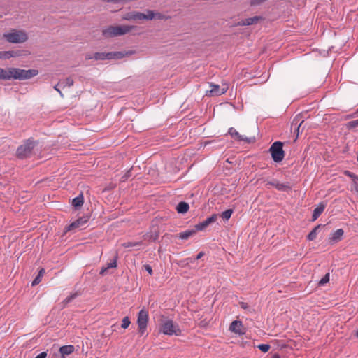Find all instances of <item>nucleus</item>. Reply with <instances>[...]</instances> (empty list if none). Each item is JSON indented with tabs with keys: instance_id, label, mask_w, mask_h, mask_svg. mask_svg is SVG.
Segmentation results:
<instances>
[{
	"instance_id": "f257e3e1",
	"label": "nucleus",
	"mask_w": 358,
	"mask_h": 358,
	"mask_svg": "<svg viewBox=\"0 0 358 358\" xmlns=\"http://www.w3.org/2000/svg\"><path fill=\"white\" fill-rule=\"evenodd\" d=\"M38 73L36 69L24 70L17 68L6 69L5 80L11 78L18 80H26L33 78Z\"/></svg>"
},
{
	"instance_id": "f03ea898",
	"label": "nucleus",
	"mask_w": 358,
	"mask_h": 358,
	"mask_svg": "<svg viewBox=\"0 0 358 358\" xmlns=\"http://www.w3.org/2000/svg\"><path fill=\"white\" fill-rule=\"evenodd\" d=\"M159 330L165 335H181V330L177 324L166 316L161 315L159 319Z\"/></svg>"
},
{
	"instance_id": "7ed1b4c3",
	"label": "nucleus",
	"mask_w": 358,
	"mask_h": 358,
	"mask_svg": "<svg viewBox=\"0 0 358 358\" xmlns=\"http://www.w3.org/2000/svg\"><path fill=\"white\" fill-rule=\"evenodd\" d=\"M134 27L128 25L110 26L102 31L106 38H112L124 35L131 31Z\"/></svg>"
},
{
	"instance_id": "20e7f679",
	"label": "nucleus",
	"mask_w": 358,
	"mask_h": 358,
	"mask_svg": "<svg viewBox=\"0 0 358 358\" xmlns=\"http://www.w3.org/2000/svg\"><path fill=\"white\" fill-rule=\"evenodd\" d=\"M282 148L283 143L280 141L273 143L270 147L269 152L275 162L279 163L283 160L285 157V152Z\"/></svg>"
},
{
	"instance_id": "39448f33",
	"label": "nucleus",
	"mask_w": 358,
	"mask_h": 358,
	"mask_svg": "<svg viewBox=\"0 0 358 358\" xmlns=\"http://www.w3.org/2000/svg\"><path fill=\"white\" fill-rule=\"evenodd\" d=\"M34 146V141L30 139L27 140L17 149V157L19 159H25L30 157Z\"/></svg>"
},
{
	"instance_id": "423d86ee",
	"label": "nucleus",
	"mask_w": 358,
	"mask_h": 358,
	"mask_svg": "<svg viewBox=\"0 0 358 358\" xmlns=\"http://www.w3.org/2000/svg\"><path fill=\"white\" fill-rule=\"evenodd\" d=\"M148 322V310L143 308L139 311L137 317L138 331L141 336H143L146 331Z\"/></svg>"
},
{
	"instance_id": "0eeeda50",
	"label": "nucleus",
	"mask_w": 358,
	"mask_h": 358,
	"mask_svg": "<svg viewBox=\"0 0 358 358\" xmlns=\"http://www.w3.org/2000/svg\"><path fill=\"white\" fill-rule=\"evenodd\" d=\"M3 37L10 43H17L25 42L28 37L23 31L13 30L11 32L3 34Z\"/></svg>"
},
{
	"instance_id": "6e6552de",
	"label": "nucleus",
	"mask_w": 358,
	"mask_h": 358,
	"mask_svg": "<svg viewBox=\"0 0 358 358\" xmlns=\"http://www.w3.org/2000/svg\"><path fill=\"white\" fill-rule=\"evenodd\" d=\"M134 20L141 21L143 20H152L154 18L157 19H165L166 17L159 13H155L152 10H148L146 13H142L140 12H134Z\"/></svg>"
},
{
	"instance_id": "1a4fd4ad",
	"label": "nucleus",
	"mask_w": 358,
	"mask_h": 358,
	"mask_svg": "<svg viewBox=\"0 0 358 358\" xmlns=\"http://www.w3.org/2000/svg\"><path fill=\"white\" fill-rule=\"evenodd\" d=\"M124 54L121 52H96L94 55L96 60L120 59L124 57Z\"/></svg>"
},
{
	"instance_id": "9d476101",
	"label": "nucleus",
	"mask_w": 358,
	"mask_h": 358,
	"mask_svg": "<svg viewBox=\"0 0 358 358\" xmlns=\"http://www.w3.org/2000/svg\"><path fill=\"white\" fill-rule=\"evenodd\" d=\"M229 331L238 335H243L245 334V328L244 327L243 322L239 320H234L230 324Z\"/></svg>"
},
{
	"instance_id": "9b49d317",
	"label": "nucleus",
	"mask_w": 358,
	"mask_h": 358,
	"mask_svg": "<svg viewBox=\"0 0 358 358\" xmlns=\"http://www.w3.org/2000/svg\"><path fill=\"white\" fill-rule=\"evenodd\" d=\"M211 90L209 91L210 96H220L224 94L228 90V85L223 84L222 87L217 85L211 84Z\"/></svg>"
},
{
	"instance_id": "f8f14e48",
	"label": "nucleus",
	"mask_w": 358,
	"mask_h": 358,
	"mask_svg": "<svg viewBox=\"0 0 358 358\" xmlns=\"http://www.w3.org/2000/svg\"><path fill=\"white\" fill-rule=\"evenodd\" d=\"M87 222L88 218L84 217H79L76 221L73 222L69 225L66 226L64 229V232L66 233L68 231L79 228L83 224H86Z\"/></svg>"
},
{
	"instance_id": "ddd939ff",
	"label": "nucleus",
	"mask_w": 358,
	"mask_h": 358,
	"mask_svg": "<svg viewBox=\"0 0 358 358\" xmlns=\"http://www.w3.org/2000/svg\"><path fill=\"white\" fill-rule=\"evenodd\" d=\"M228 133L232 138L238 141H245L246 143L250 142L249 138L246 137L244 138L243 136L240 135L239 133L233 127L229 129Z\"/></svg>"
},
{
	"instance_id": "4468645a",
	"label": "nucleus",
	"mask_w": 358,
	"mask_h": 358,
	"mask_svg": "<svg viewBox=\"0 0 358 358\" xmlns=\"http://www.w3.org/2000/svg\"><path fill=\"white\" fill-rule=\"evenodd\" d=\"M343 234L344 231L342 229H337L334 234H332L331 237H329V242L331 244L339 242L342 239Z\"/></svg>"
},
{
	"instance_id": "2eb2a0df",
	"label": "nucleus",
	"mask_w": 358,
	"mask_h": 358,
	"mask_svg": "<svg viewBox=\"0 0 358 358\" xmlns=\"http://www.w3.org/2000/svg\"><path fill=\"white\" fill-rule=\"evenodd\" d=\"M325 208V205L323 203H320L317 208H315L312 216V220H316L319 216L323 213Z\"/></svg>"
},
{
	"instance_id": "dca6fc26",
	"label": "nucleus",
	"mask_w": 358,
	"mask_h": 358,
	"mask_svg": "<svg viewBox=\"0 0 358 358\" xmlns=\"http://www.w3.org/2000/svg\"><path fill=\"white\" fill-rule=\"evenodd\" d=\"M74 349H75V348L72 345H64L59 348V352H60L62 357L64 358L65 355H69L73 353L74 351Z\"/></svg>"
},
{
	"instance_id": "f3484780",
	"label": "nucleus",
	"mask_w": 358,
	"mask_h": 358,
	"mask_svg": "<svg viewBox=\"0 0 358 358\" xmlns=\"http://www.w3.org/2000/svg\"><path fill=\"white\" fill-rule=\"evenodd\" d=\"M262 19L261 17L255 16L253 17L247 18L245 20H243L241 22H239V25L245 26V25H251L253 24H256Z\"/></svg>"
},
{
	"instance_id": "a211bd4d",
	"label": "nucleus",
	"mask_w": 358,
	"mask_h": 358,
	"mask_svg": "<svg viewBox=\"0 0 358 358\" xmlns=\"http://www.w3.org/2000/svg\"><path fill=\"white\" fill-rule=\"evenodd\" d=\"M20 54L17 51H3L0 52V59H9L10 57H17Z\"/></svg>"
},
{
	"instance_id": "6ab92c4d",
	"label": "nucleus",
	"mask_w": 358,
	"mask_h": 358,
	"mask_svg": "<svg viewBox=\"0 0 358 358\" xmlns=\"http://www.w3.org/2000/svg\"><path fill=\"white\" fill-rule=\"evenodd\" d=\"M83 203H84V198H83V195L82 194H80L79 196H78L77 197L74 198L72 200V205L75 208H80L83 205Z\"/></svg>"
},
{
	"instance_id": "aec40b11",
	"label": "nucleus",
	"mask_w": 358,
	"mask_h": 358,
	"mask_svg": "<svg viewBox=\"0 0 358 358\" xmlns=\"http://www.w3.org/2000/svg\"><path fill=\"white\" fill-rule=\"evenodd\" d=\"M189 208V204L186 202L182 201L178 204L176 210L179 213H185L188 211Z\"/></svg>"
},
{
	"instance_id": "412c9836",
	"label": "nucleus",
	"mask_w": 358,
	"mask_h": 358,
	"mask_svg": "<svg viewBox=\"0 0 358 358\" xmlns=\"http://www.w3.org/2000/svg\"><path fill=\"white\" fill-rule=\"evenodd\" d=\"M44 273H45V269L43 268H41L38 271V275L32 281L31 285L36 286V285H38L41 282V278L43 276Z\"/></svg>"
},
{
	"instance_id": "4be33fe9",
	"label": "nucleus",
	"mask_w": 358,
	"mask_h": 358,
	"mask_svg": "<svg viewBox=\"0 0 358 358\" xmlns=\"http://www.w3.org/2000/svg\"><path fill=\"white\" fill-rule=\"evenodd\" d=\"M194 234H195V231H194V230H188V231L180 233L178 236L181 239H187L188 238H189L190 236H192Z\"/></svg>"
},
{
	"instance_id": "5701e85b",
	"label": "nucleus",
	"mask_w": 358,
	"mask_h": 358,
	"mask_svg": "<svg viewBox=\"0 0 358 358\" xmlns=\"http://www.w3.org/2000/svg\"><path fill=\"white\" fill-rule=\"evenodd\" d=\"M320 225L316 226L308 235L307 238L308 241H313L317 237V231L318 229H320Z\"/></svg>"
},
{
	"instance_id": "b1692460",
	"label": "nucleus",
	"mask_w": 358,
	"mask_h": 358,
	"mask_svg": "<svg viewBox=\"0 0 358 358\" xmlns=\"http://www.w3.org/2000/svg\"><path fill=\"white\" fill-rule=\"evenodd\" d=\"M267 185L274 186L278 190H285L288 188L287 185L282 183H274L273 182H268Z\"/></svg>"
},
{
	"instance_id": "393cba45",
	"label": "nucleus",
	"mask_w": 358,
	"mask_h": 358,
	"mask_svg": "<svg viewBox=\"0 0 358 358\" xmlns=\"http://www.w3.org/2000/svg\"><path fill=\"white\" fill-rule=\"evenodd\" d=\"M232 213H233V210L228 209L222 213L221 217L223 219L228 220L231 217Z\"/></svg>"
},
{
	"instance_id": "a878e982",
	"label": "nucleus",
	"mask_w": 358,
	"mask_h": 358,
	"mask_svg": "<svg viewBox=\"0 0 358 358\" xmlns=\"http://www.w3.org/2000/svg\"><path fill=\"white\" fill-rule=\"evenodd\" d=\"M141 245V242H126L122 244V246L127 248Z\"/></svg>"
},
{
	"instance_id": "bb28decb",
	"label": "nucleus",
	"mask_w": 358,
	"mask_h": 358,
	"mask_svg": "<svg viewBox=\"0 0 358 358\" xmlns=\"http://www.w3.org/2000/svg\"><path fill=\"white\" fill-rule=\"evenodd\" d=\"M358 127V119L355 120L350 121L346 124V127L349 129L355 128Z\"/></svg>"
},
{
	"instance_id": "cd10ccee",
	"label": "nucleus",
	"mask_w": 358,
	"mask_h": 358,
	"mask_svg": "<svg viewBox=\"0 0 358 358\" xmlns=\"http://www.w3.org/2000/svg\"><path fill=\"white\" fill-rule=\"evenodd\" d=\"M64 86L71 87L73 84V80L71 78H67L64 82H60L58 85H63Z\"/></svg>"
},
{
	"instance_id": "c85d7f7f",
	"label": "nucleus",
	"mask_w": 358,
	"mask_h": 358,
	"mask_svg": "<svg viewBox=\"0 0 358 358\" xmlns=\"http://www.w3.org/2000/svg\"><path fill=\"white\" fill-rule=\"evenodd\" d=\"M130 323H131V322H130L129 317H125L122 320V322L121 327L123 329H127L129 326Z\"/></svg>"
},
{
	"instance_id": "c756f323",
	"label": "nucleus",
	"mask_w": 358,
	"mask_h": 358,
	"mask_svg": "<svg viewBox=\"0 0 358 358\" xmlns=\"http://www.w3.org/2000/svg\"><path fill=\"white\" fill-rule=\"evenodd\" d=\"M271 346L268 344H260L258 348L263 352H267L270 350Z\"/></svg>"
},
{
	"instance_id": "7c9ffc66",
	"label": "nucleus",
	"mask_w": 358,
	"mask_h": 358,
	"mask_svg": "<svg viewBox=\"0 0 358 358\" xmlns=\"http://www.w3.org/2000/svg\"><path fill=\"white\" fill-rule=\"evenodd\" d=\"M134 12L126 13L123 15L122 19L126 20H134Z\"/></svg>"
},
{
	"instance_id": "2f4dec72",
	"label": "nucleus",
	"mask_w": 358,
	"mask_h": 358,
	"mask_svg": "<svg viewBox=\"0 0 358 358\" xmlns=\"http://www.w3.org/2000/svg\"><path fill=\"white\" fill-rule=\"evenodd\" d=\"M208 223L205 220L204 222L198 224L196 225V228L198 230H203L204 228H206L207 226H208Z\"/></svg>"
},
{
	"instance_id": "473e14b6",
	"label": "nucleus",
	"mask_w": 358,
	"mask_h": 358,
	"mask_svg": "<svg viewBox=\"0 0 358 358\" xmlns=\"http://www.w3.org/2000/svg\"><path fill=\"white\" fill-rule=\"evenodd\" d=\"M329 281V273H327L320 281V285H324Z\"/></svg>"
},
{
	"instance_id": "72a5a7b5",
	"label": "nucleus",
	"mask_w": 358,
	"mask_h": 358,
	"mask_svg": "<svg viewBox=\"0 0 358 358\" xmlns=\"http://www.w3.org/2000/svg\"><path fill=\"white\" fill-rule=\"evenodd\" d=\"M344 174L350 178H352V182L354 181V179L355 178H357L358 176L354 174L352 172H350V171H345Z\"/></svg>"
},
{
	"instance_id": "f704fd0d",
	"label": "nucleus",
	"mask_w": 358,
	"mask_h": 358,
	"mask_svg": "<svg viewBox=\"0 0 358 358\" xmlns=\"http://www.w3.org/2000/svg\"><path fill=\"white\" fill-rule=\"evenodd\" d=\"M77 296H78V293H73V294H71L69 296H68V297L64 300V302H65L66 303H69L70 301H71L73 299H75Z\"/></svg>"
},
{
	"instance_id": "c9c22d12",
	"label": "nucleus",
	"mask_w": 358,
	"mask_h": 358,
	"mask_svg": "<svg viewBox=\"0 0 358 358\" xmlns=\"http://www.w3.org/2000/svg\"><path fill=\"white\" fill-rule=\"evenodd\" d=\"M108 268H116L117 267V260L114 259L113 262L108 263L106 266Z\"/></svg>"
},
{
	"instance_id": "e433bc0d",
	"label": "nucleus",
	"mask_w": 358,
	"mask_h": 358,
	"mask_svg": "<svg viewBox=\"0 0 358 358\" xmlns=\"http://www.w3.org/2000/svg\"><path fill=\"white\" fill-rule=\"evenodd\" d=\"M216 219H217V215H213L212 216L208 217L206 221L208 224H210V223H213V222H215Z\"/></svg>"
},
{
	"instance_id": "4c0bfd02",
	"label": "nucleus",
	"mask_w": 358,
	"mask_h": 358,
	"mask_svg": "<svg viewBox=\"0 0 358 358\" xmlns=\"http://www.w3.org/2000/svg\"><path fill=\"white\" fill-rule=\"evenodd\" d=\"M352 185L355 190L358 193V177L354 179V181L352 182Z\"/></svg>"
},
{
	"instance_id": "58836bf2",
	"label": "nucleus",
	"mask_w": 358,
	"mask_h": 358,
	"mask_svg": "<svg viewBox=\"0 0 358 358\" xmlns=\"http://www.w3.org/2000/svg\"><path fill=\"white\" fill-rule=\"evenodd\" d=\"M6 69L0 68V79L5 80Z\"/></svg>"
},
{
	"instance_id": "ea45409f",
	"label": "nucleus",
	"mask_w": 358,
	"mask_h": 358,
	"mask_svg": "<svg viewBox=\"0 0 358 358\" xmlns=\"http://www.w3.org/2000/svg\"><path fill=\"white\" fill-rule=\"evenodd\" d=\"M145 269L148 272L150 275L152 274V269L150 266L146 264L144 266Z\"/></svg>"
},
{
	"instance_id": "a19ab883",
	"label": "nucleus",
	"mask_w": 358,
	"mask_h": 358,
	"mask_svg": "<svg viewBox=\"0 0 358 358\" xmlns=\"http://www.w3.org/2000/svg\"><path fill=\"white\" fill-rule=\"evenodd\" d=\"M239 305L243 309H247L249 307L248 304L245 302H240Z\"/></svg>"
},
{
	"instance_id": "79ce46f5",
	"label": "nucleus",
	"mask_w": 358,
	"mask_h": 358,
	"mask_svg": "<svg viewBox=\"0 0 358 358\" xmlns=\"http://www.w3.org/2000/svg\"><path fill=\"white\" fill-rule=\"evenodd\" d=\"M47 353L45 352H43L37 355L35 358H46Z\"/></svg>"
},
{
	"instance_id": "37998d69",
	"label": "nucleus",
	"mask_w": 358,
	"mask_h": 358,
	"mask_svg": "<svg viewBox=\"0 0 358 358\" xmlns=\"http://www.w3.org/2000/svg\"><path fill=\"white\" fill-rule=\"evenodd\" d=\"M203 255L204 254L203 252H200L196 256V259H201L203 256Z\"/></svg>"
},
{
	"instance_id": "c03bdc74",
	"label": "nucleus",
	"mask_w": 358,
	"mask_h": 358,
	"mask_svg": "<svg viewBox=\"0 0 358 358\" xmlns=\"http://www.w3.org/2000/svg\"><path fill=\"white\" fill-rule=\"evenodd\" d=\"M107 270H108V268H107V267H106V268H103L101 269V271H100V274H101V275H103V274L106 273V271Z\"/></svg>"
},
{
	"instance_id": "a18cd8bd",
	"label": "nucleus",
	"mask_w": 358,
	"mask_h": 358,
	"mask_svg": "<svg viewBox=\"0 0 358 358\" xmlns=\"http://www.w3.org/2000/svg\"><path fill=\"white\" fill-rule=\"evenodd\" d=\"M272 358H280V356L278 353H275L272 356Z\"/></svg>"
},
{
	"instance_id": "49530a36",
	"label": "nucleus",
	"mask_w": 358,
	"mask_h": 358,
	"mask_svg": "<svg viewBox=\"0 0 358 358\" xmlns=\"http://www.w3.org/2000/svg\"><path fill=\"white\" fill-rule=\"evenodd\" d=\"M55 89L57 91H59V90L57 88V87H55Z\"/></svg>"
},
{
	"instance_id": "de8ad7c7",
	"label": "nucleus",
	"mask_w": 358,
	"mask_h": 358,
	"mask_svg": "<svg viewBox=\"0 0 358 358\" xmlns=\"http://www.w3.org/2000/svg\"><path fill=\"white\" fill-rule=\"evenodd\" d=\"M357 336L358 337V331L357 332Z\"/></svg>"
},
{
	"instance_id": "09e8293b",
	"label": "nucleus",
	"mask_w": 358,
	"mask_h": 358,
	"mask_svg": "<svg viewBox=\"0 0 358 358\" xmlns=\"http://www.w3.org/2000/svg\"><path fill=\"white\" fill-rule=\"evenodd\" d=\"M357 112H358V109H357Z\"/></svg>"
}]
</instances>
